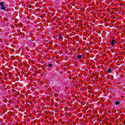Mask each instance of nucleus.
<instances>
[{"label": "nucleus", "instance_id": "423d86ee", "mask_svg": "<svg viewBox=\"0 0 125 125\" xmlns=\"http://www.w3.org/2000/svg\"><path fill=\"white\" fill-rule=\"evenodd\" d=\"M48 66L50 67V68H51V67H52V64L51 63H50L48 64Z\"/></svg>", "mask_w": 125, "mask_h": 125}, {"label": "nucleus", "instance_id": "39448f33", "mask_svg": "<svg viewBox=\"0 0 125 125\" xmlns=\"http://www.w3.org/2000/svg\"><path fill=\"white\" fill-rule=\"evenodd\" d=\"M115 105H120V102L116 101L115 102Z\"/></svg>", "mask_w": 125, "mask_h": 125}, {"label": "nucleus", "instance_id": "f03ea898", "mask_svg": "<svg viewBox=\"0 0 125 125\" xmlns=\"http://www.w3.org/2000/svg\"><path fill=\"white\" fill-rule=\"evenodd\" d=\"M115 42H116V40L114 39L111 41V44L112 45V46H115Z\"/></svg>", "mask_w": 125, "mask_h": 125}, {"label": "nucleus", "instance_id": "f257e3e1", "mask_svg": "<svg viewBox=\"0 0 125 125\" xmlns=\"http://www.w3.org/2000/svg\"><path fill=\"white\" fill-rule=\"evenodd\" d=\"M0 9H2V10H4L5 9V6L3 5V2H0Z\"/></svg>", "mask_w": 125, "mask_h": 125}, {"label": "nucleus", "instance_id": "0eeeda50", "mask_svg": "<svg viewBox=\"0 0 125 125\" xmlns=\"http://www.w3.org/2000/svg\"><path fill=\"white\" fill-rule=\"evenodd\" d=\"M111 71H112V70L111 69V68H109V69L108 70V73H111Z\"/></svg>", "mask_w": 125, "mask_h": 125}, {"label": "nucleus", "instance_id": "7ed1b4c3", "mask_svg": "<svg viewBox=\"0 0 125 125\" xmlns=\"http://www.w3.org/2000/svg\"><path fill=\"white\" fill-rule=\"evenodd\" d=\"M77 59H78V60L82 59V55H78L77 56Z\"/></svg>", "mask_w": 125, "mask_h": 125}, {"label": "nucleus", "instance_id": "20e7f679", "mask_svg": "<svg viewBox=\"0 0 125 125\" xmlns=\"http://www.w3.org/2000/svg\"><path fill=\"white\" fill-rule=\"evenodd\" d=\"M59 39L60 41H62V40H63V37H62V35H59Z\"/></svg>", "mask_w": 125, "mask_h": 125}]
</instances>
